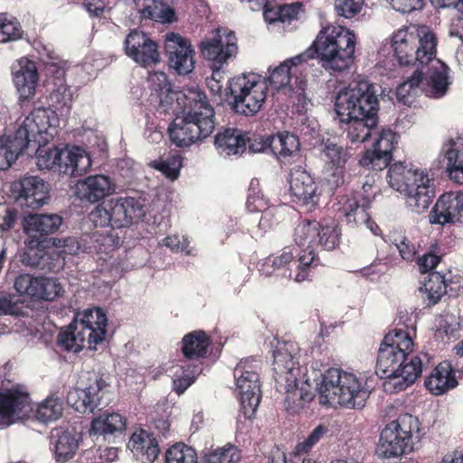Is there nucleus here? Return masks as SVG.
I'll use <instances>...</instances> for the list:
<instances>
[{"instance_id": "obj_1", "label": "nucleus", "mask_w": 463, "mask_h": 463, "mask_svg": "<svg viewBox=\"0 0 463 463\" xmlns=\"http://www.w3.org/2000/svg\"><path fill=\"white\" fill-rule=\"evenodd\" d=\"M377 86L368 80H354L341 90L335 100V110L341 128L352 143H364L379 124Z\"/></svg>"}, {"instance_id": "obj_2", "label": "nucleus", "mask_w": 463, "mask_h": 463, "mask_svg": "<svg viewBox=\"0 0 463 463\" xmlns=\"http://www.w3.org/2000/svg\"><path fill=\"white\" fill-rule=\"evenodd\" d=\"M392 156L378 153L374 149L366 150L359 160V165L373 171H382L389 166L387 178L389 184L405 196V204L412 213H421L431 203L434 196V180L410 163L396 162L390 165Z\"/></svg>"}, {"instance_id": "obj_3", "label": "nucleus", "mask_w": 463, "mask_h": 463, "mask_svg": "<svg viewBox=\"0 0 463 463\" xmlns=\"http://www.w3.org/2000/svg\"><path fill=\"white\" fill-rule=\"evenodd\" d=\"M355 44V34L349 29L343 26H326L320 30L309 48L284 62L297 73L298 65L317 56L326 71L342 72L354 63Z\"/></svg>"}, {"instance_id": "obj_4", "label": "nucleus", "mask_w": 463, "mask_h": 463, "mask_svg": "<svg viewBox=\"0 0 463 463\" xmlns=\"http://www.w3.org/2000/svg\"><path fill=\"white\" fill-rule=\"evenodd\" d=\"M183 117H177L168 127L171 142L178 147L191 145L208 137L215 128L214 110L207 96L199 90H189Z\"/></svg>"}, {"instance_id": "obj_5", "label": "nucleus", "mask_w": 463, "mask_h": 463, "mask_svg": "<svg viewBox=\"0 0 463 463\" xmlns=\"http://www.w3.org/2000/svg\"><path fill=\"white\" fill-rule=\"evenodd\" d=\"M321 405H364L371 392L354 374L329 368L317 387Z\"/></svg>"}, {"instance_id": "obj_6", "label": "nucleus", "mask_w": 463, "mask_h": 463, "mask_svg": "<svg viewBox=\"0 0 463 463\" xmlns=\"http://www.w3.org/2000/svg\"><path fill=\"white\" fill-rule=\"evenodd\" d=\"M420 422L416 417L405 413L389 422L381 431L375 453L383 459H394L414 449L415 439H420Z\"/></svg>"}, {"instance_id": "obj_7", "label": "nucleus", "mask_w": 463, "mask_h": 463, "mask_svg": "<svg viewBox=\"0 0 463 463\" xmlns=\"http://www.w3.org/2000/svg\"><path fill=\"white\" fill-rule=\"evenodd\" d=\"M393 54L402 66H411L419 62L427 65L437 53V38L430 31L414 35L407 30H399L392 38Z\"/></svg>"}, {"instance_id": "obj_8", "label": "nucleus", "mask_w": 463, "mask_h": 463, "mask_svg": "<svg viewBox=\"0 0 463 463\" xmlns=\"http://www.w3.org/2000/svg\"><path fill=\"white\" fill-rule=\"evenodd\" d=\"M228 90L232 97V109L246 117L259 112L267 97V87L255 73H242L232 78Z\"/></svg>"}, {"instance_id": "obj_9", "label": "nucleus", "mask_w": 463, "mask_h": 463, "mask_svg": "<svg viewBox=\"0 0 463 463\" xmlns=\"http://www.w3.org/2000/svg\"><path fill=\"white\" fill-rule=\"evenodd\" d=\"M57 121L54 110L45 108L34 109L23 124L16 129L18 139L24 141L30 149L33 144L48 143L57 133L54 122Z\"/></svg>"}, {"instance_id": "obj_10", "label": "nucleus", "mask_w": 463, "mask_h": 463, "mask_svg": "<svg viewBox=\"0 0 463 463\" xmlns=\"http://www.w3.org/2000/svg\"><path fill=\"white\" fill-rule=\"evenodd\" d=\"M10 193L22 209L35 211L48 203L50 184L40 176L24 175L11 184Z\"/></svg>"}, {"instance_id": "obj_11", "label": "nucleus", "mask_w": 463, "mask_h": 463, "mask_svg": "<svg viewBox=\"0 0 463 463\" xmlns=\"http://www.w3.org/2000/svg\"><path fill=\"white\" fill-rule=\"evenodd\" d=\"M234 33L221 34V30L213 38L205 39L199 43V50L203 59L212 62L213 77L221 76L222 67L235 57L238 47Z\"/></svg>"}, {"instance_id": "obj_12", "label": "nucleus", "mask_w": 463, "mask_h": 463, "mask_svg": "<svg viewBox=\"0 0 463 463\" xmlns=\"http://www.w3.org/2000/svg\"><path fill=\"white\" fill-rule=\"evenodd\" d=\"M63 219L56 213H30L22 217V225L27 239L36 245L59 246L61 240L52 237L61 228Z\"/></svg>"}, {"instance_id": "obj_13", "label": "nucleus", "mask_w": 463, "mask_h": 463, "mask_svg": "<svg viewBox=\"0 0 463 463\" xmlns=\"http://www.w3.org/2000/svg\"><path fill=\"white\" fill-rule=\"evenodd\" d=\"M165 52L168 65L178 75H187L194 69V50L189 40L178 33H169L165 35Z\"/></svg>"}, {"instance_id": "obj_14", "label": "nucleus", "mask_w": 463, "mask_h": 463, "mask_svg": "<svg viewBox=\"0 0 463 463\" xmlns=\"http://www.w3.org/2000/svg\"><path fill=\"white\" fill-rule=\"evenodd\" d=\"M126 54L142 66L156 64L160 61L157 43L149 35L137 29L132 30L124 42Z\"/></svg>"}, {"instance_id": "obj_15", "label": "nucleus", "mask_w": 463, "mask_h": 463, "mask_svg": "<svg viewBox=\"0 0 463 463\" xmlns=\"http://www.w3.org/2000/svg\"><path fill=\"white\" fill-rule=\"evenodd\" d=\"M14 288L19 295H25L33 299L52 301L61 291V286L55 279L33 277L29 274L17 276Z\"/></svg>"}, {"instance_id": "obj_16", "label": "nucleus", "mask_w": 463, "mask_h": 463, "mask_svg": "<svg viewBox=\"0 0 463 463\" xmlns=\"http://www.w3.org/2000/svg\"><path fill=\"white\" fill-rule=\"evenodd\" d=\"M299 347L291 341L278 342L272 350L274 379L297 383L295 370H298Z\"/></svg>"}, {"instance_id": "obj_17", "label": "nucleus", "mask_w": 463, "mask_h": 463, "mask_svg": "<svg viewBox=\"0 0 463 463\" xmlns=\"http://www.w3.org/2000/svg\"><path fill=\"white\" fill-rule=\"evenodd\" d=\"M429 221L441 226L463 222V192L441 194L430 212Z\"/></svg>"}, {"instance_id": "obj_18", "label": "nucleus", "mask_w": 463, "mask_h": 463, "mask_svg": "<svg viewBox=\"0 0 463 463\" xmlns=\"http://www.w3.org/2000/svg\"><path fill=\"white\" fill-rule=\"evenodd\" d=\"M30 413L37 421L48 424L62 416V407H36L35 411L33 407H0V429L29 419Z\"/></svg>"}, {"instance_id": "obj_19", "label": "nucleus", "mask_w": 463, "mask_h": 463, "mask_svg": "<svg viewBox=\"0 0 463 463\" xmlns=\"http://www.w3.org/2000/svg\"><path fill=\"white\" fill-rule=\"evenodd\" d=\"M88 337L89 348L104 341L107 333L108 318L100 307L89 308L78 313L72 321Z\"/></svg>"}, {"instance_id": "obj_20", "label": "nucleus", "mask_w": 463, "mask_h": 463, "mask_svg": "<svg viewBox=\"0 0 463 463\" xmlns=\"http://www.w3.org/2000/svg\"><path fill=\"white\" fill-rule=\"evenodd\" d=\"M112 215L117 229L129 227L141 221L145 215V199L142 197L126 196L111 199Z\"/></svg>"}, {"instance_id": "obj_21", "label": "nucleus", "mask_w": 463, "mask_h": 463, "mask_svg": "<svg viewBox=\"0 0 463 463\" xmlns=\"http://www.w3.org/2000/svg\"><path fill=\"white\" fill-rule=\"evenodd\" d=\"M289 193L295 202L302 204L317 205L319 194L317 185L311 175L301 166L291 169L289 174Z\"/></svg>"}, {"instance_id": "obj_22", "label": "nucleus", "mask_w": 463, "mask_h": 463, "mask_svg": "<svg viewBox=\"0 0 463 463\" xmlns=\"http://www.w3.org/2000/svg\"><path fill=\"white\" fill-rule=\"evenodd\" d=\"M14 83L21 102L29 100L35 94L39 75L35 63L26 58L19 61L17 69L13 71Z\"/></svg>"}, {"instance_id": "obj_23", "label": "nucleus", "mask_w": 463, "mask_h": 463, "mask_svg": "<svg viewBox=\"0 0 463 463\" xmlns=\"http://www.w3.org/2000/svg\"><path fill=\"white\" fill-rule=\"evenodd\" d=\"M449 72V66L439 60L428 67L426 76H423V83L425 82L426 86L422 88L427 97L440 99L447 94L451 84Z\"/></svg>"}, {"instance_id": "obj_24", "label": "nucleus", "mask_w": 463, "mask_h": 463, "mask_svg": "<svg viewBox=\"0 0 463 463\" xmlns=\"http://www.w3.org/2000/svg\"><path fill=\"white\" fill-rule=\"evenodd\" d=\"M371 205L370 195L364 197L359 194L354 198H347L343 204V212L348 223L358 225L365 223L366 227L374 234L378 235L381 232L380 227L370 219L367 209Z\"/></svg>"}, {"instance_id": "obj_25", "label": "nucleus", "mask_w": 463, "mask_h": 463, "mask_svg": "<svg viewBox=\"0 0 463 463\" xmlns=\"http://www.w3.org/2000/svg\"><path fill=\"white\" fill-rule=\"evenodd\" d=\"M114 191L111 180L104 175H95L79 182L76 194L81 201L91 203L99 202Z\"/></svg>"}, {"instance_id": "obj_26", "label": "nucleus", "mask_w": 463, "mask_h": 463, "mask_svg": "<svg viewBox=\"0 0 463 463\" xmlns=\"http://www.w3.org/2000/svg\"><path fill=\"white\" fill-rule=\"evenodd\" d=\"M62 157L55 165V171L70 176L82 175L91 165L89 155L80 147L70 149L67 146L61 147Z\"/></svg>"}, {"instance_id": "obj_27", "label": "nucleus", "mask_w": 463, "mask_h": 463, "mask_svg": "<svg viewBox=\"0 0 463 463\" xmlns=\"http://www.w3.org/2000/svg\"><path fill=\"white\" fill-rule=\"evenodd\" d=\"M234 378L241 405H260L261 391L259 373L244 372L241 367H239L234 369Z\"/></svg>"}, {"instance_id": "obj_28", "label": "nucleus", "mask_w": 463, "mask_h": 463, "mask_svg": "<svg viewBox=\"0 0 463 463\" xmlns=\"http://www.w3.org/2000/svg\"><path fill=\"white\" fill-rule=\"evenodd\" d=\"M128 448L143 463H153L160 452L156 439L152 433L143 429L132 434L128 443Z\"/></svg>"}, {"instance_id": "obj_29", "label": "nucleus", "mask_w": 463, "mask_h": 463, "mask_svg": "<svg viewBox=\"0 0 463 463\" xmlns=\"http://www.w3.org/2000/svg\"><path fill=\"white\" fill-rule=\"evenodd\" d=\"M424 384L434 395H441L455 388L458 385V381L451 364L448 361L439 363L427 377Z\"/></svg>"}, {"instance_id": "obj_30", "label": "nucleus", "mask_w": 463, "mask_h": 463, "mask_svg": "<svg viewBox=\"0 0 463 463\" xmlns=\"http://www.w3.org/2000/svg\"><path fill=\"white\" fill-rule=\"evenodd\" d=\"M409 354L382 343L378 352L376 373L381 378L391 379L392 375H395L398 372L397 369L402 365V363L408 360Z\"/></svg>"}, {"instance_id": "obj_31", "label": "nucleus", "mask_w": 463, "mask_h": 463, "mask_svg": "<svg viewBox=\"0 0 463 463\" xmlns=\"http://www.w3.org/2000/svg\"><path fill=\"white\" fill-rule=\"evenodd\" d=\"M245 132L235 128H225L214 136V146L226 156L241 155L246 150Z\"/></svg>"}, {"instance_id": "obj_32", "label": "nucleus", "mask_w": 463, "mask_h": 463, "mask_svg": "<svg viewBox=\"0 0 463 463\" xmlns=\"http://www.w3.org/2000/svg\"><path fill=\"white\" fill-rule=\"evenodd\" d=\"M442 152L447 158V171L451 180L463 184V135L455 140L449 139L442 146Z\"/></svg>"}, {"instance_id": "obj_33", "label": "nucleus", "mask_w": 463, "mask_h": 463, "mask_svg": "<svg viewBox=\"0 0 463 463\" xmlns=\"http://www.w3.org/2000/svg\"><path fill=\"white\" fill-rule=\"evenodd\" d=\"M139 13L141 19H150L163 24L176 21L173 0H144Z\"/></svg>"}, {"instance_id": "obj_34", "label": "nucleus", "mask_w": 463, "mask_h": 463, "mask_svg": "<svg viewBox=\"0 0 463 463\" xmlns=\"http://www.w3.org/2000/svg\"><path fill=\"white\" fill-rule=\"evenodd\" d=\"M51 439L54 441L55 458L64 463L71 458L79 448V439L76 433L61 428L53 429Z\"/></svg>"}, {"instance_id": "obj_35", "label": "nucleus", "mask_w": 463, "mask_h": 463, "mask_svg": "<svg viewBox=\"0 0 463 463\" xmlns=\"http://www.w3.org/2000/svg\"><path fill=\"white\" fill-rule=\"evenodd\" d=\"M182 353L190 360L198 361L207 355L208 348L212 344L209 335L202 330L193 331L183 337Z\"/></svg>"}, {"instance_id": "obj_36", "label": "nucleus", "mask_w": 463, "mask_h": 463, "mask_svg": "<svg viewBox=\"0 0 463 463\" xmlns=\"http://www.w3.org/2000/svg\"><path fill=\"white\" fill-rule=\"evenodd\" d=\"M300 142L298 137L288 131H280L270 135L269 151L279 159L293 156L298 153Z\"/></svg>"}, {"instance_id": "obj_37", "label": "nucleus", "mask_w": 463, "mask_h": 463, "mask_svg": "<svg viewBox=\"0 0 463 463\" xmlns=\"http://www.w3.org/2000/svg\"><path fill=\"white\" fill-rule=\"evenodd\" d=\"M203 371L202 363L196 360L187 359L178 365L174 373V390L183 393Z\"/></svg>"}, {"instance_id": "obj_38", "label": "nucleus", "mask_w": 463, "mask_h": 463, "mask_svg": "<svg viewBox=\"0 0 463 463\" xmlns=\"http://www.w3.org/2000/svg\"><path fill=\"white\" fill-rule=\"evenodd\" d=\"M23 142L15 132L0 137V171L9 168L20 155L29 149Z\"/></svg>"}, {"instance_id": "obj_39", "label": "nucleus", "mask_w": 463, "mask_h": 463, "mask_svg": "<svg viewBox=\"0 0 463 463\" xmlns=\"http://www.w3.org/2000/svg\"><path fill=\"white\" fill-rule=\"evenodd\" d=\"M126 418L116 412L99 416L92 420L90 433L103 436L121 433L126 428Z\"/></svg>"}, {"instance_id": "obj_40", "label": "nucleus", "mask_w": 463, "mask_h": 463, "mask_svg": "<svg viewBox=\"0 0 463 463\" xmlns=\"http://www.w3.org/2000/svg\"><path fill=\"white\" fill-rule=\"evenodd\" d=\"M25 250L21 255V261L24 265L41 270L50 269L49 260L50 257L45 251L46 249L51 248L47 245H36L33 240L27 239L25 241Z\"/></svg>"}, {"instance_id": "obj_41", "label": "nucleus", "mask_w": 463, "mask_h": 463, "mask_svg": "<svg viewBox=\"0 0 463 463\" xmlns=\"http://www.w3.org/2000/svg\"><path fill=\"white\" fill-rule=\"evenodd\" d=\"M71 322L64 330H61L57 336V345L67 352L79 353L88 344V337Z\"/></svg>"}, {"instance_id": "obj_42", "label": "nucleus", "mask_w": 463, "mask_h": 463, "mask_svg": "<svg viewBox=\"0 0 463 463\" xmlns=\"http://www.w3.org/2000/svg\"><path fill=\"white\" fill-rule=\"evenodd\" d=\"M324 152L331 164L335 166V171L333 174V177L335 178L334 183L335 186H340L344 184L343 168L351 154L346 148L331 142L325 144Z\"/></svg>"}, {"instance_id": "obj_43", "label": "nucleus", "mask_w": 463, "mask_h": 463, "mask_svg": "<svg viewBox=\"0 0 463 463\" xmlns=\"http://www.w3.org/2000/svg\"><path fill=\"white\" fill-rule=\"evenodd\" d=\"M320 222L304 220L300 222L294 232V241L299 249L316 248L319 237Z\"/></svg>"}, {"instance_id": "obj_44", "label": "nucleus", "mask_w": 463, "mask_h": 463, "mask_svg": "<svg viewBox=\"0 0 463 463\" xmlns=\"http://www.w3.org/2000/svg\"><path fill=\"white\" fill-rule=\"evenodd\" d=\"M448 287L444 275L440 272H430L428 274V279H425L423 285L420 287V291L427 294L429 305H435L442 296L449 293Z\"/></svg>"}, {"instance_id": "obj_45", "label": "nucleus", "mask_w": 463, "mask_h": 463, "mask_svg": "<svg viewBox=\"0 0 463 463\" xmlns=\"http://www.w3.org/2000/svg\"><path fill=\"white\" fill-rule=\"evenodd\" d=\"M241 450L232 443L211 449L203 457L202 463H239Z\"/></svg>"}, {"instance_id": "obj_46", "label": "nucleus", "mask_w": 463, "mask_h": 463, "mask_svg": "<svg viewBox=\"0 0 463 463\" xmlns=\"http://www.w3.org/2000/svg\"><path fill=\"white\" fill-rule=\"evenodd\" d=\"M44 144H33L30 147L36 156V165L40 169H48L55 171V165L62 157L61 147L53 146L52 147H46Z\"/></svg>"}, {"instance_id": "obj_47", "label": "nucleus", "mask_w": 463, "mask_h": 463, "mask_svg": "<svg viewBox=\"0 0 463 463\" xmlns=\"http://www.w3.org/2000/svg\"><path fill=\"white\" fill-rule=\"evenodd\" d=\"M293 258L294 253L292 250H286L285 249L279 256L268 257L262 265V271L267 276L276 274L291 279L292 271L286 266L292 261Z\"/></svg>"}, {"instance_id": "obj_48", "label": "nucleus", "mask_w": 463, "mask_h": 463, "mask_svg": "<svg viewBox=\"0 0 463 463\" xmlns=\"http://www.w3.org/2000/svg\"><path fill=\"white\" fill-rule=\"evenodd\" d=\"M109 384L102 376H95L94 383L81 390L80 392L84 394V399L81 405H99L102 402L108 405L109 400H104L106 394L109 392Z\"/></svg>"}, {"instance_id": "obj_49", "label": "nucleus", "mask_w": 463, "mask_h": 463, "mask_svg": "<svg viewBox=\"0 0 463 463\" xmlns=\"http://www.w3.org/2000/svg\"><path fill=\"white\" fill-rule=\"evenodd\" d=\"M423 83V71L416 69L411 77L401 83L396 89L397 101L402 105L410 106L414 99L417 89Z\"/></svg>"}, {"instance_id": "obj_50", "label": "nucleus", "mask_w": 463, "mask_h": 463, "mask_svg": "<svg viewBox=\"0 0 463 463\" xmlns=\"http://www.w3.org/2000/svg\"><path fill=\"white\" fill-rule=\"evenodd\" d=\"M315 250L316 248L296 250L298 256L297 273L294 277L296 282L308 279V270L319 265L320 260Z\"/></svg>"}, {"instance_id": "obj_51", "label": "nucleus", "mask_w": 463, "mask_h": 463, "mask_svg": "<svg viewBox=\"0 0 463 463\" xmlns=\"http://www.w3.org/2000/svg\"><path fill=\"white\" fill-rule=\"evenodd\" d=\"M463 317L459 311L453 307H449L440 315L439 319V329L449 337H459L458 332L461 329Z\"/></svg>"}, {"instance_id": "obj_52", "label": "nucleus", "mask_w": 463, "mask_h": 463, "mask_svg": "<svg viewBox=\"0 0 463 463\" xmlns=\"http://www.w3.org/2000/svg\"><path fill=\"white\" fill-rule=\"evenodd\" d=\"M165 463H197V453L194 449L184 443H175L165 455Z\"/></svg>"}, {"instance_id": "obj_53", "label": "nucleus", "mask_w": 463, "mask_h": 463, "mask_svg": "<svg viewBox=\"0 0 463 463\" xmlns=\"http://www.w3.org/2000/svg\"><path fill=\"white\" fill-rule=\"evenodd\" d=\"M397 371L395 375H392V378H402L406 385L412 384L421 373L422 360L420 357L413 355L410 360L402 363Z\"/></svg>"}, {"instance_id": "obj_54", "label": "nucleus", "mask_w": 463, "mask_h": 463, "mask_svg": "<svg viewBox=\"0 0 463 463\" xmlns=\"http://www.w3.org/2000/svg\"><path fill=\"white\" fill-rule=\"evenodd\" d=\"M30 393L24 385L16 384L0 392V405H31Z\"/></svg>"}, {"instance_id": "obj_55", "label": "nucleus", "mask_w": 463, "mask_h": 463, "mask_svg": "<svg viewBox=\"0 0 463 463\" xmlns=\"http://www.w3.org/2000/svg\"><path fill=\"white\" fill-rule=\"evenodd\" d=\"M23 31L16 18L6 13L0 14V43L16 41L22 38Z\"/></svg>"}, {"instance_id": "obj_56", "label": "nucleus", "mask_w": 463, "mask_h": 463, "mask_svg": "<svg viewBox=\"0 0 463 463\" xmlns=\"http://www.w3.org/2000/svg\"><path fill=\"white\" fill-rule=\"evenodd\" d=\"M190 89H187L185 90L182 91H175L172 89V86L169 88L168 91L162 92V94H159L156 98L159 100L158 104V110L162 113H167L171 107L174 104V101L175 100L178 104V106L183 109V112L184 111V102L190 103L187 95L188 90Z\"/></svg>"}, {"instance_id": "obj_57", "label": "nucleus", "mask_w": 463, "mask_h": 463, "mask_svg": "<svg viewBox=\"0 0 463 463\" xmlns=\"http://www.w3.org/2000/svg\"><path fill=\"white\" fill-rule=\"evenodd\" d=\"M55 89L50 94L51 106L56 110L68 111L71 108L72 94L69 86L64 83L53 82Z\"/></svg>"}, {"instance_id": "obj_58", "label": "nucleus", "mask_w": 463, "mask_h": 463, "mask_svg": "<svg viewBox=\"0 0 463 463\" xmlns=\"http://www.w3.org/2000/svg\"><path fill=\"white\" fill-rule=\"evenodd\" d=\"M382 343L408 354L412 352V339L410 334L402 329L395 328L388 332Z\"/></svg>"}, {"instance_id": "obj_59", "label": "nucleus", "mask_w": 463, "mask_h": 463, "mask_svg": "<svg viewBox=\"0 0 463 463\" xmlns=\"http://www.w3.org/2000/svg\"><path fill=\"white\" fill-rule=\"evenodd\" d=\"M295 74L287 63L283 61L272 71L269 70V81L270 86L277 90L284 88L290 89V85H292L291 79Z\"/></svg>"}, {"instance_id": "obj_60", "label": "nucleus", "mask_w": 463, "mask_h": 463, "mask_svg": "<svg viewBox=\"0 0 463 463\" xmlns=\"http://www.w3.org/2000/svg\"><path fill=\"white\" fill-rule=\"evenodd\" d=\"M113 208L111 205V200L108 203H103L102 204H99L94 210H92L90 213V220L94 223L96 227H111L112 229H117L114 214L112 215Z\"/></svg>"}, {"instance_id": "obj_61", "label": "nucleus", "mask_w": 463, "mask_h": 463, "mask_svg": "<svg viewBox=\"0 0 463 463\" xmlns=\"http://www.w3.org/2000/svg\"><path fill=\"white\" fill-rule=\"evenodd\" d=\"M341 231L337 225H321L316 247L320 246L326 250H334L340 242Z\"/></svg>"}, {"instance_id": "obj_62", "label": "nucleus", "mask_w": 463, "mask_h": 463, "mask_svg": "<svg viewBox=\"0 0 463 463\" xmlns=\"http://www.w3.org/2000/svg\"><path fill=\"white\" fill-rule=\"evenodd\" d=\"M397 143L396 134L390 128H383L377 132V137L373 144V149L378 153H385L392 156L394 144Z\"/></svg>"}, {"instance_id": "obj_63", "label": "nucleus", "mask_w": 463, "mask_h": 463, "mask_svg": "<svg viewBox=\"0 0 463 463\" xmlns=\"http://www.w3.org/2000/svg\"><path fill=\"white\" fill-rule=\"evenodd\" d=\"M364 5V0H335L336 14L347 19L358 14Z\"/></svg>"}, {"instance_id": "obj_64", "label": "nucleus", "mask_w": 463, "mask_h": 463, "mask_svg": "<svg viewBox=\"0 0 463 463\" xmlns=\"http://www.w3.org/2000/svg\"><path fill=\"white\" fill-rule=\"evenodd\" d=\"M269 201L263 197V195L259 194H250L247 198L246 208L250 213H263L260 220V225L266 227L267 226V210L269 209Z\"/></svg>"}]
</instances>
